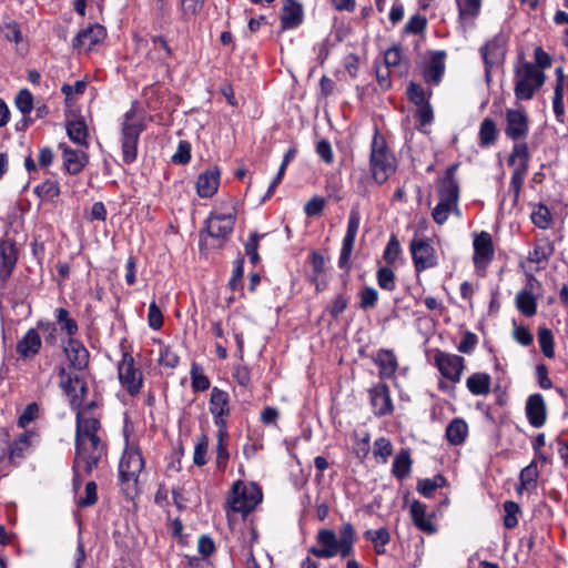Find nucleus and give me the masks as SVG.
<instances>
[{
  "instance_id": "56",
  "label": "nucleus",
  "mask_w": 568,
  "mask_h": 568,
  "mask_svg": "<svg viewBox=\"0 0 568 568\" xmlns=\"http://www.w3.org/2000/svg\"><path fill=\"white\" fill-rule=\"evenodd\" d=\"M233 274L229 281V287L231 291H236L240 286H242V280L244 275V257L239 256L234 262Z\"/></svg>"
},
{
  "instance_id": "8",
  "label": "nucleus",
  "mask_w": 568,
  "mask_h": 568,
  "mask_svg": "<svg viewBox=\"0 0 568 568\" xmlns=\"http://www.w3.org/2000/svg\"><path fill=\"white\" fill-rule=\"evenodd\" d=\"M361 214L357 209H352L348 216L346 234L342 242V248L338 257V267L348 273L352 268L351 256L354 248L355 239L359 229Z\"/></svg>"
},
{
  "instance_id": "47",
  "label": "nucleus",
  "mask_w": 568,
  "mask_h": 568,
  "mask_svg": "<svg viewBox=\"0 0 568 568\" xmlns=\"http://www.w3.org/2000/svg\"><path fill=\"white\" fill-rule=\"evenodd\" d=\"M227 428L217 429L216 464L220 469H224L226 467L230 458V454L224 444V439L227 438Z\"/></svg>"
},
{
  "instance_id": "26",
  "label": "nucleus",
  "mask_w": 568,
  "mask_h": 568,
  "mask_svg": "<svg viewBox=\"0 0 568 568\" xmlns=\"http://www.w3.org/2000/svg\"><path fill=\"white\" fill-rule=\"evenodd\" d=\"M304 19L302 4L296 0H284L282 13L280 16L283 30L296 29Z\"/></svg>"
},
{
  "instance_id": "4",
  "label": "nucleus",
  "mask_w": 568,
  "mask_h": 568,
  "mask_svg": "<svg viewBox=\"0 0 568 568\" xmlns=\"http://www.w3.org/2000/svg\"><path fill=\"white\" fill-rule=\"evenodd\" d=\"M514 93L517 100H531L537 91L545 84L546 74L538 70L532 62L525 61L521 67H516Z\"/></svg>"
},
{
  "instance_id": "18",
  "label": "nucleus",
  "mask_w": 568,
  "mask_h": 568,
  "mask_svg": "<svg viewBox=\"0 0 568 568\" xmlns=\"http://www.w3.org/2000/svg\"><path fill=\"white\" fill-rule=\"evenodd\" d=\"M371 404L375 416L389 415L394 410L390 390L387 384L378 383L369 389Z\"/></svg>"
},
{
  "instance_id": "38",
  "label": "nucleus",
  "mask_w": 568,
  "mask_h": 568,
  "mask_svg": "<svg viewBox=\"0 0 568 568\" xmlns=\"http://www.w3.org/2000/svg\"><path fill=\"white\" fill-rule=\"evenodd\" d=\"M497 125L496 122L490 118H485L479 126V145L487 148L495 144L497 140Z\"/></svg>"
},
{
  "instance_id": "37",
  "label": "nucleus",
  "mask_w": 568,
  "mask_h": 568,
  "mask_svg": "<svg viewBox=\"0 0 568 568\" xmlns=\"http://www.w3.org/2000/svg\"><path fill=\"white\" fill-rule=\"evenodd\" d=\"M403 61V50L399 45H394L386 50L384 54V62L387 69L397 68L399 75L406 74L408 71V62L406 61L404 64Z\"/></svg>"
},
{
  "instance_id": "49",
  "label": "nucleus",
  "mask_w": 568,
  "mask_h": 568,
  "mask_svg": "<svg viewBox=\"0 0 568 568\" xmlns=\"http://www.w3.org/2000/svg\"><path fill=\"white\" fill-rule=\"evenodd\" d=\"M427 28V18L420 13H416L409 18L404 26L405 34H423Z\"/></svg>"
},
{
  "instance_id": "62",
  "label": "nucleus",
  "mask_w": 568,
  "mask_h": 568,
  "mask_svg": "<svg viewBox=\"0 0 568 568\" xmlns=\"http://www.w3.org/2000/svg\"><path fill=\"white\" fill-rule=\"evenodd\" d=\"M191 160V144L182 140L178 144L175 153L172 155V162L175 164H187Z\"/></svg>"
},
{
  "instance_id": "41",
  "label": "nucleus",
  "mask_w": 568,
  "mask_h": 568,
  "mask_svg": "<svg viewBox=\"0 0 568 568\" xmlns=\"http://www.w3.org/2000/svg\"><path fill=\"white\" fill-rule=\"evenodd\" d=\"M191 386L194 392H204L210 388L211 382L204 374L203 367L193 362L190 369Z\"/></svg>"
},
{
  "instance_id": "43",
  "label": "nucleus",
  "mask_w": 568,
  "mask_h": 568,
  "mask_svg": "<svg viewBox=\"0 0 568 568\" xmlns=\"http://www.w3.org/2000/svg\"><path fill=\"white\" fill-rule=\"evenodd\" d=\"M483 0H457L458 18L460 21L478 17Z\"/></svg>"
},
{
  "instance_id": "61",
  "label": "nucleus",
  "mask_w": 568,
  "mask_h": 568,
  "mask_svg": "<svg viewBox=\"0 0 568 568\" xmlns=\"http://www.w3.org/2000/svg\"><path fill=\"white\" fill-rule=\"evenodd\" d=\"M400 253V244L395 235H392L383 253V257L387 264H394Z\"/></svg>"
},
{
  "instance_id": "39",
  "label": "nucleus",
  "mask_w": 568,
  "mask_h": 568,
  "mask_svg": "<svg viewBox=\"0 0 568 568\" xmlns=\"http://www.w3.org/2000/svg\"><path fill=\"white\" fill-rule=\"evenodd\" d=\"M555 247L549 240L539 241L535 244L534 250L529 253L528 260L532 263H546L554 254Z\"/></svg>"
},
{
  "instance_id": "60",
  "label": "nucleus",
  "mask_w": 568,
  "mask_h": 568,
  "mask_svg": "<svg viewBox=\"0 0 568 568\" xmlns=\"http://www.w3.org/2000/svg\"><path fill=\"white\" fill-rule=\"evenodd\" d=\"M84 491V497H80L77 501L80 508L93 506L98 501L97 484L94 481H88Z\"/></svg>"
},
{
  "instance_id": "55",
  "label": "nucleus",
  "mask_w": 568,
  "mask_h": 568,
  "mask_svg": "<svg viewBox=\"0 0 568 568\" xmlns=\"http://www.w3.org/2000/svg\"><path fill=\"white\" fill-rule=\"evenodd\" d=\"M359 308H374L378 302V292L372 286H364L359 292Z\"/></svg>"
},
{
  "instance_id": "19",
  "label": "nucleus",
  "mask_w": 568,
  "mask_h": 568,
  "mask_svg": "<svg viewBox=\"0 0 568 568\" xmlns=\"http://www.w3.org/2000/svg\"><path fill=\"white\" fill-rule=\"evenodd\" d=\"M18 248L16 243L8 239H0V281L6 283L16 267Z\"/></svg>"
},
{
  "instance_id": "5",
  "label": "nucleus",
  "mask_w": 568,
  "mask_h": 568,
  "mask_svg": "<svg viewBox=\"0 0 568 568\" xmlns=\"http://www.w3.org/2000/svg\"><path fill=\"white\" fill-rule=\"evenodd\" d=\"M261 500L262 494L257 487L247 488L241 480H237L232 486L227 503L233 511L247 515Z\"/></svg>"
},
{
  "instance_id": "3",
  "label": "nucleus",
  "mask_w": 568,
  "mask_h": 568,
  "mask_svg": "<svg viewBox=\"0 0 568 568\" xmlns=\"http://www.w3.org/2000/svg\"><path fill=\"white\" fill-rule=\"evenodd\" d=\"M369 169L377 184H384L397 169L396 158L377 129L371 143Z\"/></svg>"
},
{
  "instance_id": "10",
  "label": "nucleus",
  "mask_w": 568,
  "mask_h": 568,
  "mask_svg": "<svg viewBox=\"0 0 568 568\" xmlns=\"http://www.w3.org/2000/svg\"><path fill=\"white\" fill-rule=\"evenodd\" d=\"M118 374L121 385L126 392L134 396L142 387V373L135 367L134 358L130 353H123L122 361L118 366Z\"/></svg>"
},
{
  "instance_id": "48",
  "label": "nucleus",
  "mask_w": 568,
  "mask_h": 568,
  "mask_svg": "<svg viewBox=\"0 0 568 568\" xmlns=\"http://www.w3.org/2000/svg\"><path fill=\"white\" fill-rule=\"evenodd\" d=\"M530 217L535 226L541 230L549 229L552 221L549 209L542 203L537 206Z\"/></svg>"
},
{
  "instance_id": "23",
  "label": "nucleus",
  "mask_w": 568,
  "mask_h": 568,
  "mask_svg": "<svg viewBox=\"0 0 568 568\" xmlns=\"http://www.w3.org/2000/svg\"><path fill=\"white\" fill-rule=\"evenodd\" d=\"M446 52L443 50L433 51L430 59L423 70L424 80L432 85H438L445 73Z\"/></svg>"
},
{
  "instance_id": "57",
  "label": "nucleus",
  "mask_w": 568,
  "mask_h": 568,
  "mask_svg": "<svg viewBox=\"0 0 568 568\" xmlns=\"http://www.w3.org/2000/svg\"><path fill=\"white\" fill-rule=\"evenodd\" d=\"M407 97L412 103L415 105H424L429 103L428 99L426 98L425 91L423 87L418 83L410 82L407 87Z\"/></svg>"
},
{
  "instance_id": "35",
  "label": "nucleus",
  "mask_w": 568,
  "mask_h": 568,
  "mask_svg": "<svg viewBox=\"0 0 568 568\" xmlns=\"http://www.w3.org/2000/svg\"><path fill=\"white\" fill-rule=\"evenodd\" d=\"M468 426L462 418H454L446 427V439L452 445H462L467 436Z\"/></svg>"
},
{
  "instance_id": "46",
  "label": "nucleus",
  "mask_w": 568,
  "mask_h": 568,
  "mask_svg": "<svg viewBox=\"0 0 568 568\" xmlns=\"http://www.w3.org/2000/svg\"><path fill=\"white\" fill-rule=\"evenodd\" d=\"M377 284L382 290L393 292L396 288V276L388 266H381L376 272Z\"/></svg>"
},
{
  "instance_id": "15",
  "label": "nucleus",
  "mask_w": 568,
  "mask_h": 568,
  "mask_svg": "<svg viewBox=\"0 0 568 568\" xmlns=\"http://www.w3.org/2000/svg\"><path fill=\"white\" fill-rule=\"evenodd\" d=\"M473 245L475 267L485 268L491 262L495 254L491 235L486 231H481L479 234H476Z\"/></svg>"
},
{
  "instance_id": "42",
  "label": "nucleus",
  "mask_w": 568,
  "mask_h": 568,
  "mask_svg": "<svg viewBox=\"0 0 568 568\" xmlns=\"http://www.w3.org/2000/svg\"><path fill=\"white\" fill-rule=\"evenodd\" d=\"M57 323L60 325V329L64 331L70 337H73L79 326L74 318L70 317V313L67 308L59 307L54 311Z\"/></svg>"
},
{
  "instance_id": "64",
  "label": "nucleus",
  "mask_w": 568,
  "mask_h": 568,
  "mask_svg": "<svg viewBox=\"0 0 568 568\" xmlns=\"http://www.w3.org/2000/svg\"><path fill=\"white\" fill-rule=\"evenodd\" d=\"M148 323L152 329H160L163 325L162 311L154 301L149 305Z\"/></svg>"
},
{
  "instance_id": "59",
  "label": "nucleus",
  "mask_w": 568,
  "mask_h": 568,
  "mask_svg": "<svg viewBox=\"0 0 568 568\" xmlns=\"http://www.w3.org/2000/svg\"><path fill=\"white\" fill-rule=\"evenodd\" d=\"M564 91L560 87H555L552 97V109L556 120L559 123L565 122V104H564Z\"/></svg>"
},
{
  "instance_id": "32",
  "label": "nucleus",
  "mask_w": 568,
  "mask_h": 568,
  "mask_svg": "<svg viewBox=\"0 0 568 568\" xmlns=\"http://www.w3.org/2000/svg\"><path fill=\"white\" fill-rule=\"evenodd\" d=\"M490 375L483 372L471 374L466 379L467 389L475 396H485L490 392Z\"/></svg>"
},
{
  "instance_id": "52",
  "label": "nucleus",
  "mask_w": 568,
  "mask_h": 568,
  "mask_svg": "<svg viewBox=\"0 0 568 568\" xmlns=\"http://www.w3.org/2000/svg\"><path fill=\"white\" fill-rule=\"evenodd\" d=\"M374 456L379 459L381 463L385 464L389 456L393 454V445L386 437H379L374 442Z\"/></svg>"
},
{
  "instance_id": "16",
  "label": "nucleus",
  "mask_w": 568,
  "mask_h": 568,
  "mask_svg": "<svg viewBox=\"0 0 568 568\" xmlns=\"http://www.w3.org/2000/svg\"><path fill=\"white\" fill-rule=\"evenodd\" d=\"M60 387L70 397V406L75 412L81 409L82 403L88 394V384L81 375L67 376L60 382Z\"/></svg>"
},
{
  "instance_id": "50",
  "label": "nucleus",
  "mask_w": 568,
  "mask_h": 568,
  "mask_svg": "<svg viewBox=\"0 0 568 568\" xmlns=\"http://www.w3.org/2000/svg\"><path fill=\"white\" fill-rule=\"evenodd\" d=\"M505 516H504V526L507 529H513L518 525V514L520 513V507L517 503L513 500H506L503 505Z\"/></svg>"
},
{
  "instance_id": "40",
  "label": "nucleus",
  "mask_w": 568,
  "mask_h": 568,
  "mask_svg": "<svg viewBox=\"0 0 568 568\" xmlns=\"http://www.w3.org/2000/svg\"><path fill=\"white\" fill-rule=\"evenodd\" d=\"M538 476L537 463L532 460L528 466L521 469L519 474V485L516 490L520 494L523 489H529L530 486L536 487Z\"/></svg>"
},
{
  "instance_id": "17",
  "label": "nucleus",
  "mask_w": 568,
  "mask_h": 568,
  "mask_svg": "<svg viewBox=\"0 0 568 568\" xmlns=\"http://www.w3.org/2000/svg\"><path fill=\"white\" fill-rule=\"evenodd\" d=\"M458 163L450 164L442 179L440 186L438 189L439 201L452 205H455L459 199V183L455 176L458 169Z\"/></svg>"
},
{
  "instance_id": "33",
  "label": "nucleus",
  "mask_w": 568,
  "mask_h": 568,
  "mask_svg": "<svg viewBox=\"0 0 568 568\" xmlns=\"http://www.w3.org/2000/svg\"><path fill=\"white\" fill-rule=\"evenodd\" d=\"M413 459L409 449H402L393 460L392 474L398 480H403L409 476L412 471Z\"/></svg>"
},
{
  "instance_id": "24",
  "label": "nucleus",
  "mask_w": 568,
  "mask_h": 568,
  "mask_svg": "<svg viewBox=\"0 0 568 568\" xmlns=\"http://www.w3.org/2000/svg\"><path fill=\"white\" fill-rule=\"evenodd\" d=\"M106 37L105 28L100 23H94L78 32L72 41L74 49L87 47L89 50L95 44L102 42Z\"/></svg>"
},
{
  "instance_id": "36",
  "label": "nucleus",
  "mask_w": 568,
  "mask_h": 568,
  "mask_svg": "<svg viewBox=\"0 0 568 568\" xmlns=\"http://www.w3.org/2000/svg\"><path fill=\"white\" fill-rule=\"evenodd\" d=\"M67 133L72 142L88 146V126L83 118L69 121Z\"/></svg>"
},
{
  "instance_id": "27",
  "label": "nucleus",
  "mask_w": 568,
  "mask_h": 568,
  "mask_svg": "<svg viewBox=\"0 0 568 568\" xmlns=\"http://www.w3.org/2000/svg\"><path fill=\"white\" fill-rule=\"evenodd\" d=\"M221 172L217 166H211L197 176L196 192L200 197H212L219 189Z\"/></svg>"
},
{
  "instance_id": "20",
  "label": "nucleus",
  "mask_w": 568,
  "mask_h": 568,
  "mask_svg": "<svg viewBox=\"0 0 568 568\" xmlns=\"http://www.w3.org/2000/svg\"><path fill=\"white\" fill-rule=\"evenodd\" d=\"M525 412L532 427H542L547 420V406L544 396L539 393L531 394L526 400Z\"/></svg>"
},
{
  "instance_id": "51",
  "label": "nucleus",
  "mask_w": 568,
  "mask_h": 568,
  "mask_svg": "<svg viewBox=\"0 0 568 568\" xmlns=\"http://www.w3.org/2000/svg\"><path fill=\"white\" fill-rule=\"evenodd\" d=\"M30 435L23 433L20 437L12 443L9 442L8 455L11 460L16 458H23L24 450L29 447Z\"/></svg>"
},
{
  "instance_id": "14",
  "label": "nucleus",
  "mask_w": 568,
  "mask_h": 568,
  "mask_svg": "<svg viewBox=\"0 0 568 568\" xmlns=\"http://www.w3.org/2000/svg\"><path fill=\"white\" fill-rule=\"evenodd\" d=\"M209 410L213 416L217 429L227 428L226 418L231 413L229 393L216 386L213 387L209 400Z\"/></svg>"
},
{
  "instance_id": "12",
  "label": "nucleus",
  "mask_w": 568,
  "mask_h": 568,
  "mask_svg": "<svg viewBox=\"0 0 568 568\" xmlns=\"http://www.w3.org/2000/svg\"><path fill=\"white\" fill-rule=\"evenodd\" d=\"M144 467V459L139 449H126L119 463V478L121 484L136 483L139 474Z\"/></svg>"
},
{
  "instance_id": "7",
  "label": "nucleus",
  "mask_w": 568,
  "mask_h": 568,
  "mask_svg": "<svg viewBox=\"0 0 568 568\" xmlns=\"http://www.w3.org/2000/svg\"><path fill=\"white\" fill-rule=\"evenodd\" d=\"M507 42L508 38L503 32H499L479 49L485 64L487 81H490L491 68L505 61Z\"/></svg>"
},
{
  "instance_id": "63",
  "label": "nucleus",
  "mask_w": 568,
  "mask_h": 568,
  "mask_svg": "<svg viewBox=\"0 0 568 568\" xmlns=\"http://www.w3.org/2000/svg\"><path fill=\"white\" fill-rule=\"evenodd\" d=\"M159 363L162 366L175 368L180 363V357L170 346H163L160 349Z\"/></svg>"
},
{
  "instance_id": "44",
  "label": "nucleus",
  "mask_w": 568,
  "mask_h": 568,
  "mask_svg": "<svg viewBox=\"0 0 568 568\" xmlns=\"http://www.w3.org/2000/svg\"><path fill=\"white\" fill-rule=\"evenodd\" d=\"M60 185L57 181L45 180L33 189V193L41 200H53L60 195Z\"/></svg>"
},
{
  "instance_id": "1",
  "label": "nucleus",
  "mask_w": 568,
  "mask_h": 568,
  "mask_svg": "<svg viewBox=\"0 0 568 568\" xmlns=\"http://www.w3.org/2000/svg\"><path fill=\"white\" fill-rule=\"evenodd\" d=\"M316 541L320 547L312 546L308 552L317 558H347L353 554L355 530L351 523H344L338 534L333 529L323 528L317 531Z\"/></svg>"
},
{
  "instance_id": "31",
  "label": "nucleus",
  "mask_w": 568,
  "mask_h": 568,
  "mask_svg": "<svg viewBox=\"0 0 568 568\" xmlns=\"http://www.w3.org/2000/svg\"><path fill=\"white\" fill-rule=\"evenodd\" d=\"M373 362L379 367V376L392 378L398 368L397 357L392 349L381 348L373 357Z\"/></svg>"
},
{
  "instance_id": "11",
  "label": "nucleus",
  "mask_w": 568,
  "mask_h": 568,
  "mask_svg": "<svg viewBox=\"0 0 568 568\" xmlns=\"http://www.w3.org/2000/svg\"><path fill=\"white\" fill-rule=\"evenodd\" d=\"M410 253L415 270L418 273L438 264L436 251L428 243V240L414 237L410 242Z\"/></svg>"
},
{
  "instance_id": "29",
  "label": "nucleus",
  "mask_w": 568,
  "mask_h": 568,
  "mask_svg": "<svg viewBox=\"0 0 568 568\" xmlns=\"http://www.w3.org/2000/svg\"><path fill=\"white\" fill-rule=\"evenodd\" d=\"M75 447L80 452V445H84L82 438L92 434H98L101 428L99 418L83 415L81 409L75 410Z\"/></svg>"
},
{
  "instance_id": "25",
  "label": "nucleus",
  "mask_w": 568,
  "mask_h": 568,
  "mask_svg": "<svg viewBox=\"0 0 568 568\" xmlns=\"http://www.w3.org/2000/svg\"><path fill=\"white\" fill-rule=\"evenodd\" d=\"M534 282L538 283L534 275H529L525 288L517 293L515 300L519 312L527 317L537 313V298L532 292Z\"/></svg>"
},
{
  "instance_id": "22",
  "label": "nucleus",
  "mask_w": 568,
  "mask_h": 568,
  "mask_svg": "<svg viewBox=\"0 0 568 568\" xmlns=\"http://www.w3.org/2000/svg\"><path fill=\"white\" fill-rule=\"evenodd\" d=\"M59 149L62 150L63 166L68 174H79L89 162V155L81 150H74L65 143H60Z\"/></svg>"
},
{
  "instance_id": "45",
  "label": "nucleus",
  "mask_w": 568,
  "mask_h": 568,
  "mask_svg": "<svg viewBox=\"0 0 568 568\" xmlns=\"http://www.w3.org/2000/svg\"><path fill=\"white\" fill-rule=\"evenodd\" d=\"M537 335L542 354L548 358H552L555 356V342L552 332L547 327H539Z\"/></svg>"
},
{
  "instance_id": "58",
  "label": "nucleus",
  "mask_w": 568,
  "mask_h": 568,
  "mask_svg": "<svg viewBox=\"0 0 568 568\" xmlns=\"http://www.w3.org/2000/svg\"><path fill=\"white\" fill-rule=\"evenodd\" d=\"M209 448V438L206 435H201L194 447L193 463L201 467L206 464V453Z\"/></svg>"
},
{
  "instance_id": "2",
  "label": "nucleus",
  "mask_w": 568,
  "mask_h": 568,
  "mask_svg": "<svg viewBox=\"0 0 568 568\" xmlns=\"http://www.w3.org/2000/svg\"><path fill=\"white\" fill-rule=\"evenodd\" d=\"M236 222V209L231 212L211 213L205 220V226L199 233V248L202 255H207L211 250L223 248L233 233Z\"/></svg>"
},
{
  "instance_id": "54",
  "label": "nucleus",
  "mask_w": 568,
  "mask_h": 568,
  "mask_svg": "<svg viewBox=\"0 0 568 568\" xmlns=\"http://www.w3.org/2000/svg\"><path fill=\"white\" fill-rule=\"evenodd\" d=\"M14 103L23 115H28L33 109V95L28 89H21L16 95Z\"/></svg>"
},
{
  "instance_id": "13",
  "label": "nucleus",
  "mask_w": 568,
  "mask_h": 568,
  "mask_svg": "<svg viewBox=\"0 0 568 568\" xmlns=\"http://www.w3.org/2000/svg\"><path fill=\"white\" fill-rule=\"evenodd\" d=\"M529 133V118L524 108L507 109L505 134L511 141H520Z\"/></svg>"
},
{
  "instance_id": "30",
  "label": "nucleus",
  "mask_w": 568,
  "mask_h": 568,
  "mask_svg": "<svg viewBox=\"0 0 568 568\" xmlns=\"http://www.w3.org/2000/svg\"><path fill=\"white\" fill-rule=\"evenodd\" d=\"M426 505L422 501L414 499L410 504V518L416 528L426 534H434L437 531L436 525L433 523L432 517L426 515Z\"/></svg>"
},
{
  "instance_id": "21",
  "label": "nucleus",
  "mask_w": 568,
  "mask_h": 568,
  "mask_svg": "<svg viewBox=\"0 0 568 568\" xmlns=\"http://www.w3.org/2000/svg\"><path fill=\"white\" fill-rule=\"evenodd\" d=\"M63 351L74 369L83 371L89 366L90 353L79 339L69 337Z\"/></svg>"
},
{
  "instance_id": "6",
  "label": "nucleus",
  "mask_w": 568,
  "mask_h": 568,
  "mask_svg": "<svg viewBox=\"0 0 568 568\" xmlns=\"http://www.w3.org/2000/svg\"><path fill=\"white\" fill-rule=\"evenodd\" d=\"M131 112L125 113L121 128L122 160L125 164L133 163L138 158V144L144 126L141 123H130Z\"/></svg>"
},
{
  "instance_id": "34",
  "label": "nucleus",
  "mask_w": 568,
  "mask_h": 568,
  "mask_svg": "<svg viewBox=\"0 0 568 568\" xmlns=\"http://www.w3.org/2000/svg\"><path fill=\"white\" fill-rule=\"evenodd\" d=\"M102 455L89 453V448L85 445H80V452L75 447V458L73 469L78 468L79 465L83 464V469L87 475H90L93 469L98 468Z\"/></svg>"
},
{
  "instance_id": "53",
  "label": "nucleus",
  "mask_w": 568,
  "mask_h": 568,
  "mask_svg": "<svg viewBox=\"0 0 568 568\" xmlns=\"http://www.w3.org/2000/svg\"><path fill=\"white\" fill-rule=\"evenodd\" d=\"M262 237L263 235L256 232H252L244 244L245 254L248 256L250 262L254 265H256L260 262V255L257 250L260 245V240Z\"/></svg>"
},
{
  "instance_id": "28",
  "label": "nucleus",
  "mask_w": 568,
  "mask_h": 568,
  "mask_svg": "<svg viewBox=\"0 0 568 568\" xmlns=\"http://www.w3.org/2000/svg\"><path fill=\"white\" fill-rule=\"evenodd\" d=\"M41 345L42 341L39 332L36 328H30L22 338L18 341L16 351L21 358L30 359L39 354Z\"/></svg>"
},
{
  "instance_id": "9",
  "label": "nucleus",
  "mask_w": 568,
  "mask_h": 568,
  "mask_svg": "<svg viewBox=\"0 0 568 568\" xmlns=\"http://www.w3.org/2000/svg\"><path fill=\"white\" fill-rule=\"evenodd\" d=\"M434 365L443 377L456 384L460 381L465 369V359L456 354L437 351L434 355Z\"/></svg>"
}]
</instances>
